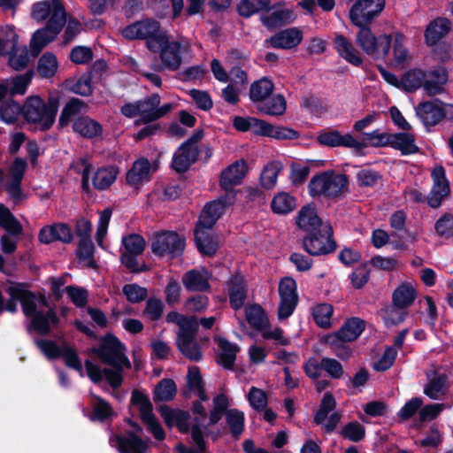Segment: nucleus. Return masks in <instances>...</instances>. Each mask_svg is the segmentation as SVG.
<instances>
[{"mask_svg": "<svg viewBox=\"0 0 453 453\" xmlns=\"http://www.w3.org/2000/svg\"><path fill=\"white\" fill-rule=\"evenodd\" d=\"M332 233L333 230L329 224L322 225L319 230L309 233V235L303 239L304 250L312 256L332 252L334 250Z\"/></svg>", "mask_w": 453, "mask_h": 453, "instance_id": "obj_9", "label": "nucleus"}, {"mask_svg": "<svg viewBox=\"0 0 453 453\" xmlns=\"http://www.w3.org/2000/svg\"><path fill=\"white\" fill-rule=\"evenodd\" d=\"M160 413L168 426H177L181 433H187L189 430V416L187 412L162 407Z\"/></svg>", "mask_w": 453, "mask_h": 453, "instance_id": "obj_34", "label": "nucleus"}, {"mask_svg": "<svg viewBox=\"0 0 453 453\" xmlns=\"http://www.w3.org/2000/svg\"><path fill=\"white\" fill-rule=\"evenodd\" d=\"M365 323L357 318L349 319L342 328L334 334L337 339L343 342H352L356 340L365 330Z\"/></svg>", "mask_w": 453, "mask_h": 453, "instance_id": "obj_41", "label": "nucleus"}, {"mask_svg": "<svg viewBox=\"0 0 453 453\" xmlns=\"http://www.w3.org/2000/svg\"><path fill=\"white\" fill-rule=\"evenodd\" d=\"M57 112L58 104L55 101L45 103L37 96L27 97L22 107V114L26 120L36 124L42 130L52 127Z\"/></svg>", "mask_w": 453, "mask_h": 453, "instance_id": "obj_5", "label": "nucleus"}, {"mask_svg": "<svg viewBox=\"0 0 453 453\" xmlns=\"http://www.w3.org/2000/svg\"><path fill=\"white\" fill-rule=\"evenodd\" d=\"M348 178L345 174L326 171L313 176L309 182V193L311 196L337 197L346 189Z\"/></svg>", "mask_w": 453, "mask_h": 453, "instance_id": "obj_6", "label": "nucleus"}, {"mask_svg": "<svg viewBox=\"0 0 453 453\" xmlns=\"http://www.w3.org/2000/svg\"><path fill=\"white\" fill-rule=\"evenodd\" d=\"M246 299V288L242 280L234 278L231 280L229 288V300L234 310L240 309Z\"/></svg>", "mask_w": 453, "mask_h": 453, "instance_id": "obj_56", "label": "nucleus"}, {"mask_svg": "<svg viewBox=\"0 0 453 453\" xmlns=\"http://www.w3.org/2000/svg\"><path fill=\"white\" fill-rule=\"evenodd\" d=\"M431 177L433 187L426 196V201L430 207L436 209L449 196L450 186L442 165H436L432 170Z\"/></svg>", "mask_w": 453, "mask_h": 453, "instance_id": "obj_13", "label": "nucleus"}, {"mask_svg": "<svg viewBox=\"0 0 453 453\" xmlns=\"http://www.w3.org/2000/svg\"><path fill=\"white\" fill-rule=\"evenodd\" d=\"M412 61V55L409 52L405 45V38L403 35L397 34L393 42L392 58L390 65L393 67L403 69Z\"/></svg>", "mask_w": 453, "mask_h": 453, "instance_id": "obj_30", "label": "nucleus"}, {"mask_svg": "<svg viewBox=\"0 0 453 453\" xmlns=\"http://www.w3.org/2000/svg\"><path fill=\"white\" fill-rule=\"evenodd\" d=\"M425 71L419 68L410 69L402 76L400 88L406 91H415L419 88L424 89Z\"/></svg>", "mask_w": 453, "mask_h": 453, "instance_id": "obj_45", "label": "nucleus"}, {"mask_svg": "<svg viewBox=\"0 0 453 453\" xmlns=\"http://www.w3.org/2000/svg\"><path fill=\"white\" fill-rule=\"evenodd\" d=\"M270 4L271 0H242L238 5V12L241 16L250 17L258 12L267 10Z\"/></svg>", "mask_w": 453, "mask_h": 453, "instance_id": "obj_55", "label": "nucleus"}, {"mask_svg": "<svg viewBox=\"0 0 453 453\" xmlns=\"http://www.w3.org/2000/svg\"><path fill=\"white\" fill-rule=\"evenodd\" d=\"M197 139L192 137L184 142L175 152L173 158V168L178 173L186 172L196 162L198 157Z\"/></svg>", "mask_w": 453, "mask_h": 453, "instance_id": "obj_18", "label": "nucleus"}, {"mask_svg": "<svg viewBox=\"0 0 453 453\" xmlns=\"http://www.w3.org/2000/svg\"><path fill=\"white\" fill-rule=\"evenodd\" d=\"M58 69L57 57L50 52L44 53L38 60L37 73L42 78L53 77Z\"/></svg>", "mask_w": 453, "mask_h": 453, "instance_id": "obj_51", "label": "nucleus"}, {"mask_svg": "<svg viewBox=\"0 0 453 453\" xmlns=\"http://www.w3.org/2000/svg\"><path fill=\"white\" fill-rule=\"evenodd\" d=\"M334 308L329 303H319L313 307L312 315L314 320L323 328H327L332 324V315Z\"/></svg>", "mask_w": 453, "mask_h": 453, "instance_id": "obj_57", "label": "nucleus"}, {"mask_svg": "<svg viewBox=\"0 0 453 453\" xmlns=\"http://www.w3.org/2000/svg\"><path fill=\"white\" fill-rule=\"evenodd\" d=\"M196 329L189 330L186 333L179 334L177 343L181 353L188 358L198 361L202 357L199 347L195 341Z\"/></svg>", "mask_w": 453, "mask_h": 453, "instance_id": "obj_31", "label": "nucleus"}, {"mask_svg": "<svg viewBox=\"0 0 453 453\" xmlns=\"http://www.w3.org/2000/svg\"><path fill=\"white\" fill-rule=\"evenodd\" d=\"M18 35L12 26H5L0 31V55L9 56L19 49Z\"/></svg>", "mask_w": 453, "mask_h": 453, "instance_id": "obj_40", "label": "nucleus"}, {"mask_svg": "<svg viewBox=\"0 0 453 453\" xmlns=\"http://www.w3.org/2000/svg\"><path fill=\"white\" fill-rule=\"evenodd\" d=\"M215 341L219 349L218 362L225 368H232L235 361L236 354L240 350L239 346L220 336L215 338Z\"/></svg>", "mask_w": 453, "mask_h": 453, "instance_id": "obj_33", "label": "nucleus"}, {"mask_svg": "<svg viewBox=\"0 0 453 453\" xmlns=\"http://www.w3.org/2000/svg\"><path fill=\"white\" fill-rule=\"evenodd\" d=\"M210 275L205 270H190L187 272L182 283L188 291H205L210 288Z\"/></svg>", "mask_w": 453, "mask_h": 453, "instance_id": "obj_32", "label": "nucleus"}, {"mask_svg": "<svg viewBox=\"0 0 453 453\" xmlns=\"http://www.w3.org/2000/svg\"><path fill=\"white\" fill-rule=\"evenodd\" d=\"M74 132L81 136L93 138L102 134V126L96 120L88 117L78 118L73 123Z\"/></svg>", "mask_w": 453, "mask_h": 453, "instance_id": "obj_43", "label": "nucleus"}, {"mask_svg": "<svg viewBox=\"0 0 453 453\" xmlns=\"http://www.w3.org/2000/svg\"><path fill=\"white\" fill-rule=\"evenodd\" d=\"M132 403L137 407L143 423L157 440L165 438V432L160 424L156 419L152 412V404L150 399L139 391H134L131 397Z\"/></svg>", "mask_w": 453, "mask_h": 453, "instance_id": "obj_10", "label": "nucleus"}, {"mask_svg": "<svg viewBox=\"0 0 453 453\" xmlns=\"http://www.w3.org/2000/svg\"><path fill=\"white\" fill-rule=\"evenodd\" d=\"M187 383L189 390L197 395L202 401L208 400V397L204 394L203 380L198 367H189L187 375Z\"/></svg>", "mask_w": 453, "mask_h": 453, "instance_id": "obj_53", "label": "nucleus"}, {"mask_svg": "<svg viewBox=\"0 0 453 453\" xmlns=\"http://www.w3.org/2000/svg\"><path fill=\"white\" fill-rule=\"evenodd\" d=\"M418 296L416 284L406 280L401 282L392 293V303L399 307L408 309Z\"/></svg>", "mask_w": 453, "mask_h": 453, "instance_id": "obj_26", "label": "nucleus"}, {"mask_svg": "<svg viewBox=\"0 0 453 453\" xmlns=\"http://www.w3.org/2000/svg\"><path fill=\"white\" fill-rule=\"evenodd\" d=\"M37 345L47 357L57 358L62 357L67 366L78 371L81 376H83L81 361L72 347L65 344L58 347L54 342L46 340L38 341Z\"/></svg>", "mask_w": 453, "mask_h": 453, "instance_id": "obj_12", "label": "nucleus"}, {"mask_svg": "<svg viewBox=\"0 0 453 453\" xmlns=\"http://www.w3.org/2000/svg\"><path fill=\"white\" fill-rule=\"evenodd\" d=\"M296 206V198L287 192L278 193L271 202V208L276 214L289 213Z\"/></svg>", "mask_w": 453, "mask_h": 453, "instance_id": "obj_49", "label": "nucleus"}, {"mask_svg": "<svg viewBox=\"0 0 453 453\" xmlns=\"http://www.w3.org/2000/svg\"><path fill=\"white\" fill-rule=\"evenodd\" d=\"M166 32L161 29L159 23L151 19H145L134 22L124 27L121 31V35L126 39H145L149 50L150 41L157 40L158 37L164 36Z\"/></svg>", "mask_w": 453, "mask_h": 453, "instance_id": "obj_8", "label": "nucleus"}, {"mask_svg": "<svg viewBox=\"0 0 453 453\" xmlns=\"http://www.w3.org/2000/svg\"><path fill=\"white\" fill-rule=\"evenodd\" d=\"M450 30V22L447 19H436L427 26L425 37L429 45L436 44Z\"/></svg>", "mask_w": 453, "mask_h": 453, "instance_id": "obj_35", "label": "nucleus"}, {"mask_svg": "<svg viewBox=\"0 0 453 453\" xmlns=\"http://www.w3.org/2000/svg\"><path fill=\"white\" fill-rule=\"evenodd\" d=\"M280 169V165L277 162H271L265 166L260 175L261 184L265 188L271 189L275 187Z\"/></svg>", "mask_w": 453, "mask_h": 453, "instance_id": "obj_62", "label": "nucleus"}, {"mask_svg": "<svg viewBox=\"0 0 453 453\" xmlns=\"http://www.w3.org/2000/svg\"><path fill=\"white\" fill-rule=\"evenodd\" d=\"M22 113L20 105L12 100H4L0 105V118L6 124H14Z\"/></svg>", "mask_w": 453, "mask_h": 453, "instance_id": "obj_54", "label": "nucleus"}, {"mask_svg": "<svg viewBox=\"0 0 453 453\" xmlns=\"http://www.w3.org/2000/svg\"><path fill=\"white\" fill-rule=\"evenodd\" d=\"M31 16L38 22L49 18L46 27L37 30L31 40V48L38 51L62 30L66 22L65 11L60 0H44L33 5Z\"/></svg>", "mask_w": 453, "mask_h": 453, "instance_id": "obj_2", "label": "nucleus"}, {"mask_svg": "<svg viewBox=\"0 0 453 453\" xmlns=\"http://www.w3.org/2000/svg\"><path fill=\"white\" fill-rule=\"evenodd\" d=\"M318 142L328 147H345L352 150L357 155H364V150L367 148L366 138L365 136L355 137L349 133L342 134L338 130H326L318 135Z\"/></svg>", "mask_w": 453, "mask_h": 453, "instance_id": "obj_7", "label": "nucleus"}, {"mask_svg": "<svg viewBox=\"0 0 453 453\" xmlns=\"http://www.w3.org/2000/svg\"><path fill=\"white\" fill-rule=\"evenodd\" d=\"M110 441L119 453H146L148 449L147 441L141 439L134 432H129L125 435H115Z\"/></svg>", "mask_w": 453, "mask_h": 453, "instance_id": "obj_21", "label": "nucleus"}, {"mask_svg": "<svg viewBox=\"0 0 453 453\" xmlns=\"http://www.w3.org/2000/svg\"><path fill=\"white\" fill-rule=\"evenodd\" d=\"M89 355L96 356L111 368L101 369L99 365L87 360L85 367L88 378L95 383H99L105 378L111 388H119L122 383L123 370L131 367V363L126 356L125 346L115 336L107 334L98 347L90 349Z\"/></svg>", "mask_w": 453, "mask_h": 453, "instance_id": "obj_1", "label": "nucleus"}, {"mask_svg": "<svg viewBox=\"0 0 453 453\" xmlns=\"http://www.w3.org/2000/svg\"><path fill=\"white\" fill-rule=\"evenodd\" d=\"M247 172L246 161L244 159L236 160L221 173L220 187L226 191H232L234 186L241 183Z\"/></svg>", "mask_w": 453, "mask_h": 453, "instance_id": "obj_22", "label": "nucleus"}, {"mask_svg": "<svg viewBox=\"0 0 453 453\" xmlns=\"http://www.w3.org/2000/svg\"><path fill=\"white\" fill-rule=\"evenodd\" d=\"M391 46L390 36L380 35L378 36L370 35V58L379 60L384 59Z\"/></svg>", "mask_w": 453, "mask_h": 453, "instance_id": "obj_44", "label": "nucleus"}, {"mask_svg": "<svg viewBox=\"0 0 453 453\" xmlns=\"http://www.w3.org/2000/svg\"><path fill=\"white\" fill-rule=\"evenodd\" d=\"M286 100L281 95H276L257 105V109L268 115H282L286 111Z\"/></svg>", "mask_w": 453, "mask_h": 453, "instance_id": "obj_52", "label": "nucleus"}, {"mask_svg": "<svg viewBox=\"0 0 453 453\" xmlns=\"http://www.w3.org/2000/svg\"><path fill=\"white\" fill-rule=\"evenodd\" d=\"M34 75L33 71H28L24 74L18 75L15 78L6 80L9 83L10 95H24L30 84Z\"/></svg>", "mask_w": 453, "mask_h": 453, "instance_id": "obj_60", "label": "nucleus"}, {"mask_svg": "<svg viewBox=\"0 0 453 453\" xmlns=\"http://www.w3.org/2000/svg\"><path fill=\"white\" fill-rule=\"evenodd\" d=\"M194 412L199 415V417L196 418L195 423H193L191 426L192 440L198 449L204 450L205 447L203 442V430L205 429V426L202 425L201 422L205 420L206 412L200 403L194 404Z\"/></svg>", "mask_w": 453, "mask_h": 453, "instance_id": "obj_39", "label": "nucleus"}, {"mask_svg": "<svg viewBox=\"0 0 453 453\" xmlns=\"http://www.w3.org/2000/svg\"><path fill=\"white\" fill-rule=\"evenodd\" d=\"M91 405L93 409L92 420L102 421L111 417L113 413L111 405L99 396L91 395Z\"/></svg>", "mask_w": 453, "mask_h": 453, "instance_id": "obj_59", "label": "nucleus"}, {"mask_svg": "<svg viewBox=\"0 0 453 453\" xmlns=\"http://www.w3.org/2000/svg\"><path fill=\"white\" fill-rule=\"evenodd\" d=\"M245 316L249 325L259 332L269 323L265 311L258 304L247 305L245 307Z\"/></svg>", "mask_w": 453, "mask_h": 453, "instance_id": "obj_42", "label": "nucleus"}, {"mask_svg": "<svg viewBox=\"0 0 453 453\" xmlns=\"http://www.w3.org/2000/svg\"><path fill=\"white\" fill-rule=\"evenodd\" d=\"M184 247V237L171 231L156 234L151 244L153 253L157 256L171 255L175 257L182 253Z\"/></svg>", "mask_w": 453, "mask_h": 453, "instance_id": "obj_11", "label": "nucleus"}, {"mask_svg": "<svg viewBox=\"0 0 453 453\" xmlns=\"http://www.w3.org/2000/svg\"><path fill=\"white\" fill-rule=\"evenodd\" d=\"M273 84L267 78H261L253 82L250 88V97L252 102L261 104L273 93Z\"/></svg>", "mask_w": 453, "mask_h": 453, "instance_id": "obj_47", "label": "nucleus"}, {"mask_svg": "<svg viewBox=\"0 0 453 453\" xmlns=\"http://www.w3.org/2000/svg\"><path fill=\"white\" fill-rule=\"evenodd\" d=\"M259 134L277 140H293L298 137L297 132L293 129L273 126L264 120L261 125Z\"/></svg>", "mask_w": 453, "mask_h": 453, "instance_id": "obj_48", "label": "nucleus"}, {"mask_svg": "<svg viewBox=\"0 0 453 453\" xmlns=\"http://www.w3.org/2000/svg\"><path fill=\"white\" fill-rule=\"evenodd\" d=\"M424 91L427 96H433L441 94L444 86L449 81V73L446 67L439 65L425 72Z\"/></svg>", "mask_w": 453, "mask_h": 453, "instance_id": "obj_19", "label": "nucleus"}, {"mask_svg": "<svg viewBox=\"0 0 453 453\" xmlns=\"http://www.w3.org/2000/svg\"><path fill=\"white\" fill-rule=\"evenodd\" d=\"M335 407L334 398L328 393L325 394L319 410L317 411L314 420L318 424H323L327 431L334 429L340 420L339 414L331 411Z\"/></svg>", "mask_w": 453, "mask_h": 453, "instance_id": "obj_23", "label": "nucleus"}, {"mask_svg": "<svg viewBox=\"0 0 453 453\" xmlns=\"http://www.w3.org/2000/svg\"><path fill=\"white\" fill-rule=\"evenodd\" d=\"M150 50L159 52L160 65L157 70L176 71L183 61V57L190 50V44L184 40H169L167 34L152 40L150 42Z\"/></svg>", "mask_w": 453, "mask_h": 453, "instance_id": "obj_3", "label": "nucleus"}, {"mask_svg": "<svg viewBox=\"0 0 453 453\" xmlns=\"http://www.w3.org/2000/svg\"><path fill=\"white\" fill-rule=\"evenodd\" d=\"M352 24L358 28L357 42L368 52V0H357L349 11Z\"/></svg>", "mask_w": 453, "mask_h": 453, "instance_id": "obj_14", "label": "nucleus"}, {"mask_svg": "<svg viewBox=\"0 0 453 453\" xmlns=\"http://www.w3.org/2000/svg\"><path fill=\"white\" fill-rule=\"evenodd\" d=\"M303 32L297 27H290L282 30L268 40L271 46L276 49H292L301 43Z\"/></svg>", "mask_w": 453, "mask_h": 453, "instance_id": "obj_24", "label": "nucleus"}, {"mask_svg": "<svg viewBox=\"0 0 453 453\" xmlns=\"http://www.w3.org/2000/svg\"><path fill=\"white\" fill-rule=\"evenodd\" d=\"M296 224L300 229L307 233H312L321 228L322 225L327 223L322 222L317 214L316 209L309 204L300 210L296 218Z\"/></svg>", "mask_w": 453, "mask_h": 453, "instance_id": "obj_28", "label": "nucleus"}, {"mask_svg": "<svg viewBox=\"0 0 453 453\" xmlns=\"http://www.w3.org/2000/svg\"><path fill=\"white\" fill-rule=\"evenodd\" d=\"M94 245L90 238H81L79 242L77 256L84 266L92 267L95 265L93 259Z\"/></svg>", "mask_w": 453, "mask_h": 453, "instance_id": "obj_64", "label": "nucleus"}, {"mask_svg": "<svg viewBox=\"0 0 453 453\" xmlns=\"http://www.w3.org/2000/svg\"><path fill=\"white\" fill-rule=\"evenodd\" d=\"M125 251L122 252L121 263L133 272H138L136 257L142 253L145 247L144 239L139 234H132L122 238Z\"/></svg>", "mask_w": 453, "mask_h": 453, "instance_id": "obj_16", "label": "nucleus"}, {"mask_svg": "<svg viewBox=\"0 0 453 453\" xmlns=\"http://www.w3.org/2000/svg\"><path fill=\"white\" fill-rule=\"evenodd\" d=\"M0 226L12 234H19L22 232L19 222L3 204H0Z\"/></svg>", "mask_w": 453, "mask_h": 453, "instance_id": "obj_63", "label": "nucleus"}, {"mask_svg": "<svg viewBox=\"0 0 453 453\" xmlns=\"http://www.w3.org/2000/svg\"><path fill=\"white\" fill-rule=\"evenodd\" d=\"M118 174L119 169L116 166H102L93 175V186L99 190L107 189L115 182Z\"/></svg>", "mask_w": 453, "mask_h": 453, "instance_id": "obj_36", "label": "nucleus"}, {"mask_svg": "<svg viewBox=\"0 0 453 453\" xmlns=\"http://www.w3.org/2000/svg\"><path fill=\"white\" fill-rule=\"evenodd\" d=\"M390 146L400 150L403 155L414 154L418 150L415 136L411 133L406 132L391 134Z\"/></svg>", "mask_w": 453, "mask_h": 453, "instance_id": "obj_37", "label": "nucleus"}, {"mask_svg": "<svg viewBox=\"0 0 453 453\" xmlns=\"http://www.w3.org/2000/svg\"><path fill=\"white\" fill-rule=\"evenodd\" d=\"M397 356L395 347H388L384 352L374 357L372 366L376 372H384L388 370L394 364Z\"/></svg>", "mask_w": 453, "mask_h": 453, "instance_id": "obj_58", "label": "nucleus"}, {"mask_svg": "<svg viewBox=\"0 0 453 453\" xmlns=\"http://www.w3.org/2000/svg\"><path fill=\"white\" fill-rule=\"evenodd\" d=\"M211 228L196 226L195 231V240L197 249L203 255L212 256L216 253L219 242L218 237L210 231Z\"/></svg>", "mask_w": 453, "mask_h": 453, "instance_id": "obj_27", "label": "nucleus"}, {"mask_svg": "<svg viewBox=\"0 0 453 453\" xmlns=\"http://www.w3.org/2000/svg\"><path fill=\"white\" fill-rule=\"evenodd\" d=\"M416 113L426 127L437 125L444 117L445 111L440 100L426 101L419 104Z\"/></svg>", "mask_w": 453, "mask_h": 453, "instance_id": "obj_20", "label": "nucleus"}, {"mask_svg": "<svg viewBox=\"0 0 453 453\" xmlns=\"http://www.w3.org/2000/svg\"><path fill=\"white\" fill-rule=\"evenodd\" d=\"M172 103L160 104V96L153 94L141 101L128 103L121 107V113L127 118H138L136 124L148 123L166 115L172 109Z\"/></svg>", "mask_w": 453, "mask_h": 453, "instance_id": "obj_4", "label": "nucleus"}, {"mask_svg": "<svg viewBox=\"0 0 453 453\" xmlns=\"http://www.w3.org/2000/svg\"><path fill=\"white\" fill-rule=\"evenodd\" d=\"M151 165L149 160L140 158L136 160L132 168L127 173V182L135 188H138L143 182L150 180L151 174Z\"/></svg>", "mask_w": 453, "mask_h": 453, "instance_id": "obj_29", "label": "nucleus"}, {"mask_svg": "<svg viewBox=\"0 0 453 453\" xmlns=\"http://www.w3.org/2000/svg\"><path fill=\"white\" fill-rule=\"evenodd\" d=\"M176 394V386L173 380H162L154 389L156 401L167 402L172 400Z\"/></svg>", "mask_w": 453, "mask_h": 453, "instance_id": "obj_61", "label": "nucleus"}, {"mask_svg": "<svg viewBox=\"0 0 453 453\" xmlns=\"http://www.w3.org/2000/svg\"><path fill=\"white\" fill-rule=\"evenodd\" d=\"M27 168V162L23 158H16L12 164L6 183L7 192L14 198L20 196V183Z\"/></svg>", "mask_w": 453, "mask_h": 453, "instance_id": "obj_25", "label": "nucleus"}, {"mask_svg": "<svg viewBox=\"0 0 453 453\" xmlns=\"http://www.w3.org/2000/svg\"><path fill=\"white\" fill-rule=\"evenodd\" d=\"M232 195H226L218 200L208 203L199 218L196 226L203 228H211L220 216L226 211V209L233 203Z\"/></svg>", "mask_w": 453, "mask_h": 453, "instance_id": "obj_17", "label": "nucleus"}, {"mask_svg": "<svg viewBox=\"0 0 453 453\" xmlns=\"http://www.w3.org/2000/svg\"><path fill=\"white\" fill-rule=\"evenodd\" d=\"M279 294L280 302L278 316L280 319H285L293 313L297 303L296 281L288 277L282 279L279 286Z\"/></svg>", "mask_w": 453, "mask_h": 453, "instance_id": "obj_15", "label": "nucleus"}, {"mask_svg": "<svg viewBox=\"0 0 453 453\" xmlns=\"http://www.w3.org/2000/svg\"><path fill=\"white\" fill-rule=\"evenodd\" d=\"M335 49L338 54L349 63L354 65H359L362 58L359 53L354 49L352 43L342 35H336Z\"/></svg>", "mask_w": 453, "mask_h": 453, "instance_id": "obj_38", "label": "nucleus"}, {"mask_svg": "<svg viewBox=\"0 0 453 453\" xmlns=\"http://www.w3.org/2000/svg\"><path fill=\"white\" fill-rule=\"evenodd\" d=\"M380 316L387 326H393L405 320L408 316V311L392 303L391 305H388L380 310Z\"/></svg>", "mask_w": 453, "mask_h": 453, "instance_id": "obj_46", "label": "nucleus"}, {"mask_svg": "<svg viewBox=\"0 0 453 453\" xmlns=\"http://www.w3.org/2000/svg\"><path fill=\"white\" fill-rule=\"evenodd\" d=\"M428 383L425 387L424 393L431 399H439L446 392L447 377L442 374H428Z\"/></svg>", "mask_w": 453, "mask_h": 453, "instance_id": "obj_50", "label": "nucleus"}]
</instances>
